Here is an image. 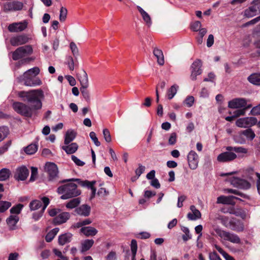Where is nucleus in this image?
Here are the masks:
<instances>
[{
  "label": "nucleus",
  "instance_id": "nucleus-29",
  "mask_svg": "<svg viewBox=\"0 0 260 260\" xmlns=\"http://www.w3.org/2000/svg\"><path fill=\"white\" fill-rule=\"evenodd\" d=\"M239 134H241L242 136H245L248 140L250 141L253 140L255 137L254 132L250 128L241 131L239 132Z\"/></svg>",
  "mask_w": 260,
  "mask_h": 260
},
{
  "label": "nucleus",
  "instance_id": "nucleus-39",
  "mask_svg": "<svg viewBox=\"0 0 260 260\" xmlns=\"http://www.w3.org/2000/svg\"><path fill=\"white\" fill-rule=\"evenodd\" d=\"M235 198L233 196L225 197L221 196L217 198V203L223 204H231V199Z\"/></svg>",
  "mask_w": 260,
  "mask_h": 260
},
{
  "label": "nucleus",
  "instance_id": "nucleus-21",
  "mask_svg": "<svg viewBox=\"0 0 260 260\" xmlns=\"http://www.w3.org/2000/svg\"><path fill=\"white\" fill-rule=\"evenodd\" d=\"M19 220V217L17 215H11L6 220L7 223L11 231L16 229V224Z\"/></svg>",
  "mask_w": 260,
  "mask_h": 260
},
{
  "label": "nucleus",
  "instance_id": "nucleus-44",
  "mask_svg": "<svg viewBox=\"0 0 260 260\" xmlns=\"http://www.w3.org/2000/svg\"><path fill=\"white\" fill-rule=\"evenodd\" d=\"M178 87L176 85H172L168 90L167 95L169 100H171L176 94L177 92V88Z\"/></svg>",
  "mask_w": 260,
  "mask_h": 260
},
{
  "label": "nucleus",
  "instance_id": "nucleus-17",
  "mask_svg": "<svg viewBox=\"0 0 260 260\" xmlns=\"http://www.w3.org/2000/svg\"><path fill=\"white\" fill-rule=\"evenodd\" d=\"M247 105V101L244 98H235L230 101L228 107L230 108L236 109L244 107Z\"/></svg>",
  "mask_w": 260,
  "mask_h": 260
},
{
  "label": "nucleus",
  "instance_id": "nucleus-25",
  "mask_svg": "<svg viewBox=\"0 0 260 260\" xmlns=\"http://www.w3.org/2000/svg\"><path fill=\"white\" fill-rule=\"evenodd\" d=\"M78 78L81 86H89L88 76L84 70H82L80 73H78Z\"/></svg>",
  "mask_w": 260,
  "mask_h": 260
},
{
  "label": "nucleus",
  "instance_id": "nucleus-56",
  "mask_svg": "<svg viewBox=\"0 0 260 260\" xmlns=\"http://www.w3.org/2000/svg\"><path fill=\"white\" fill-rule=\"evenodd\" d=\"M201 23L199 21H196L191 25V28L194 31H198L201 27Z\"/></svg>",
  "mask_w": 260,
  "mask_h": 260
},
{
  "label": "nucleus",
  "instance_id": "nucleus-27",
  "mask_svg": "<svg viewBox=\"0 0 260 260\" xmlns=\"http://www.w3.org/2000/svg\"><path fill=\"white\" fill-rule=\"evenodd\" d=\"M61 148L68 154L74 153L78 148V145L76 143H72L67 146H62Z\"/></svg>",
  "mask_w": 260,
  "mask_h": 260
},
{
  "label": "nucleus",
  "instance_id": "nucleus-46",
  "mask_svg": "<svg viewBox=\"0 0 260 260\" xmlns=\"http://www.w3.org/2000/svg\"><path fill=\"white\" fill-rule=\"evenodd\" d=\"M9 128L6 126L0 127V142L3 140L9 134Z\"/></svg>",
  "mask_w": 260,
  "mask_h": 260
},
{
  "label": "nucleus",
  "instance_id": "nucleus-24",
  "mask_svg": "<svg viewBox=\"0 0 260 260\" xmlns=\"http://www.w3.org/2000/svg\"><path fill=\"white\" fill-rule=\"evenodd\" d=\"M80 232L86 237L93 236L98 233V230L91 226L82 227L80 229Z\"/></svg>",
  "mask_w": 260,
  "mask_h": 260
},
{
  "label": "nucleus",
  "instance_id": "nucleus-10",
  "mask_svg": "<svg viewBox=\"0 0 260 260\" xmlns=\"http://www.w3.org/2000/svg\"><path fill=\"white\" fill-rule=\"evenodd\" d=\"M29 174V171L26 167L22 166L18 167L16 169V171L14 175V179L17 181H24L25 180Z\"/></svg>",
  "mask_w": 260,
  "mask_h": 260
},
{
  "label": "nucleus",
  "instance_id": "nucleus-35",
  "mask_svg": "<svg viewBox=\"0 0 260 260\" xmlns=\"http://www.w3.org/2000/svg\"><path fill=\"white\" fill-rule=\"evenodd\" d=\"M59 229L58 228H55L51 230L49 233L47 234L45 237V240L47 242H50L54 239L55 236L59 232Z\"/></svg>",
  "mask_w": 260,
  "mask_h": 260
},
{
  "label": "nucleus",
  "instance_id": "nucleus-3",
  "mask_svg": "<svg viewBox=\"0 0 260 260\" xmlns=\"http://www.w3.org/2000/svg\"><path fill=\"white\" fill-rule=\"evenodd\" d=\"M75 181L77 184L82 187H86L88 188H90L91 190V194L90 197V200H91L95 198L96 194V189L94 186L96 183L95 181H89L88 180H82L80 179L72 178L70 179H65L59 181L60 183H66L67 182H73Z\"/></svg>",
  "mask_w": 260,
  "mask_h": 260
},
{
  "label": "nucleus",
  "instance_id": "nucleus-36",
  "mask_svg": "<svg viewBox=\"0 0 260 260\" xmlns=\"http://www.w3.org/2000/svg\"><path fill=\"white\" fill-rule=\"evenodd\" d=\"M248 80L253 84L260 85V73L251 74L248 77Z\"/></svg>",
  "mask_w": 260,
  "mask_h": 260
},
{
  "label": "nucleus",
  "instance_id": "nucleus-2",
  "mask_svg": "<svg viewBox=\"0 0 260 260\" xmlns=\"http://www.w3.org/2000/svg\"><path fill=\"white\" fill-rule=\"evenodd\" d=\"M57 192L58 194H62L60 199L62 200L75 198L81 193V190L78 189L77 184L73 182L59 186L57 188Z\"/></svg>",
  "mask_w": 260,
  "mask_h": 260
},
{
  "label": "nucleus",
  "instance_id": "nucleus-41",
  "mask_svg": "<svg viewBox=\"0 0 260 260\" xmlns=\"http://www.w3.org/2000/svg\"><path fill=\"white\" fill-rule=\"evenodd\" d=\"M67 63L71 71H73L75 67L78 66L77 61H74L72 56H69L67 60Z\"/></svg>",
  "mask_w": 260,
  "mask_h": 260
},
{
  "label": "nucleus",
  "instance_id": "nucleus-49",
  "mask_svg": "<svg viewBox=\"0 0 260 260\" xmlns=\"http://www.w3.org/2000/svg\"><path fill=\"white\" fill-rule=\"evenodd\" d=\"M38 177V169L36 167H31V175L29 179V182H34Z\"/></svg>",
  "mask_w": 260,
  "mask_h": 260
},
{
  "label": "nucleus",
  "instance_id": "nucleus-51",
  "mask_svg": "<svg viewBox=\"0 0 260 260\" xmlns=\"http://www.w3.org/2000/svg\"><path fill=\"white\" fill-rule=\"evenodd\" d=\"M215 233L220 238H223L224 240L228 233V232L222 230L219 228H216L214 230Z\"/></svg>",
  "mask_w": 260,
  "mask_h": 260
},
{
  "label": "nucleus",
  "instance_id": "nucleus-43",
  "mask_svg": "<svg viewBox=\"0 0 260 260\" xmlns=\"http://www.w3.org/2000/svg\"><path fill=\"white\" fill-rule=\"evenodd\" d=\"M42 206V202L39 200H34L29 204V207L31 210H36Z\"/></svg>",
  "mask_w": 260,
  "mask_h": 260
},
{
  "label": "nucleus",
  "instance_id": "nucleus-13",
  "mask_svg": "<svg viewBox=\"0 0 260 260\" xmlns=\"http://www.w3.org/2000/svg\"><path fill=\"white\" fill-rule=\"evenodd\" d=\"M231 183L234 187L240 189H247L251 186L250 183L247 180L234 177L231 178Z\"/></svg>",
  "mask_w": 260,
  "mask_h": 260
},
{
  "label": "nucleus",
  "instance_id": "nucleus-37",
  "mask_svg": "<svg viewBox=\"0 0 260 260\" xmlns=\"http://www.w3.org/2000/svg\"><path fill=\"white\" fill-rule=\"evenodd\" d=\"M37 149L38 146L36 144H31L26 147L24 150L27 154H33L37 151Z\"/></svg>",
  "mask_w": 260,
  "mask_h": 260
},
{
  "label": "nucleus",
  "instance_id": "nucleus-26",
  "mask_svg": "<svg viewBox=\"0 0 260 260\" xmlns=\"http://www.w3.org/2000/svg\"><path fill=\"white\" fill-rule=\"evenodd\" d=\"M77 136L76 132L74 130H68L66 133L64 143L66 145L69 144L73 141Z\"/></svg>",
  "mask_w": 260,
  "mask_h": 260
},
{
  "label": "nucleus",
  "instance_id": "nucleus-54",
  "mask_svg": "<svg viewBox=\"0 0 260 260\" xmlns=\"http://www.w3.org/2000/svg\"><path fill=\"white\" fill-rule=\"evenodd\" d=\"M103 133L105 141L108 143L110 142L111 141V137L109 129L107 128L104 129Z\"/></svg>",
  "mask_w": 260,
  "mask_h": 260
},
{
  "label": "nucleus",
  "instance_id": "nucleus-45",
  "mask_svg": "<svg viewBox=\"0 0 260 260\" xmlns=\"http://www.w3.org/2000/svg\"><path fill=\"white\" fill-rule=\"evenodd\" d=\"M11 206V203L8 201H0V212L3 213Z\"/></svg>",
  "mask_w": 260,
  "mask_h": 260
},
{
  "label": "nucleus",
  "instance_id": "nucleus-52",
  "mask_svg": "<svg viewBox=\"0 0 260 260\" xmlns=\"http://www.w3.org/2000/svg\"><path fill=\"white\" fill-rule=\"evenodd\" d=\"M89 137L96 146H100L101 143L99 141L96 134L94 132H91L89 133Z\"/></svg>",
  "mask_w": 260,
  "mask_h": 260
},
{
  "label": "nucleus",
  "instance_id": "nucleus-32",
  "mask_svg": "<svg viewBox=\"0 0 260 260\" xmlns=\"http://www.w3.org/2000/svg\"><path fill=\"white\" fill-rule=\"evenodd\" d=\"M11 172L9 169L3 168L0 170V181H6L9 179Z\"/></svg>",
  "mask_w": 260,
  "mask_h": 260
},
{
  "label": "nucleus",
  "instance_id": "nucleus-7",
  "mask_svg": "<svg viewBox=\"0 0 260 260\" xmlns=\"http://www.w3.org/2000/svg\"><path fill=\"white\" fill-rule=\"evenodd\" d=\"M260 13V0H253L251 6L245 10L244 15L248 18Z\"/></svg>",
  "mask_w": 260,
  "mask_h": 260
},
{
  "label": "nucleus",
  "instance_id": "nucleus-28",
  "mask_svg": "<svg viewBox=\"0 0 260 260\" xmlns=\"http://www.w3.org/2000/svg\"><path fill=\"white\" fill-rule=\"evenodd\" d=\"M153 54L157 59V63L160 66L164 65L165 60L162 51L158 48H154Z\"/></svg>",
  "mask_w": 260,
  "mask_h": 260
},
{
  "label": "nucleus",
  "instance_id": "nucleus-62",
  "mask_svg": "<svg viewBox=\"0 0 260 260\" xmlns=\"http://www.w3.org/2000/svg\"><path fill=\"white\" fill-rule=\"evenodd\" d=\"M145 168L144 166L141 164L139 165V168L135 171V173L138 177H139L142 174H143L145 171Z\"/></svg>",
  "mask_w": 260,
  "mask_h": 260
},
{
  "label": "nucleus",
  "instance_id": "nucleus-9",
  "mask_svg": "<svg viewBox=\"0 0 260 260\" xmlns=\"http://www.w3.org/2000/svg\"><path fill=\"white\" fill-rule=\"evenodd\" d=\"M202 62L201 59H197L191 65V75L190 78L192 80H196L197 76L200 75L202 73L201 67Z\"/></svg>",
  "mask_w": 260,
  "mask_h": 260
},
{
  "label": "nucleus",
  "instance_id": "nucleus-19",
  "mask_svg": "<svg viewBox=\"0 0 260 260\" xmlns=\"http://www.w3.org/2000/svg\"><path fill=\"white\" fill-rule=\"evenodd\" d=\"M70 217V214L68 212H64L61 213L58 215L56 216L53 219V223L54 225L60 224L66 222Z\"/></svg>",
  "mask_w": 260,
  "mask_h": 260
},
{
  "label": "nucleus",
  "instance_id": "nucleus-48",
  "mask_svg": "<svg viewBox=\"0 0 260 260\" xmlns=\"http://www.w3.org/2000/svg\"><path fill=\"white\" fill-rule=\"evenodd\" d=\"M59 12V20L61 22H63L66 19L68 10L66 8L61 7Z\"/></svg>",
  "mask_w": 260,
  "mask_h": 260
},
{
  "label": "nucleus",
  "instance_id": "nucleus-6",
  "mask_svg": "<svg viewBox=\"0 0 260 260\" xmlns=\"http://www.w3.org/2000/svg\"><path fill=\"white\" fill-rule=\"evenodd\" d=\"M23 4L18 1H13L4 3L2 9L6 13L19 11L22 10Z\"/></svg>",
  "mask_w": 260,
  "mask_h": 260
},
{
  "label": "nucleus",
  "instance_id": "nucleus-50",
  "mask_svg": "<svg viewBox=\"0 0 260 260\" xmlns=\"http://www.w3.org/2000/svg\"><path fill=\"white\" fill-rule=\"evenodd\" d=\"M137 242L135 239H133L131 241V248L132 253V255L136 256L137 251Z\"/></svg>",
  "mask_w": 260,
  "mask_h": 260
},
{
  "label": "nucleus",
  "instance_id": "nucleus-5",
  "mask_svg": "<svg viewBox=\"0 0 260 260\" xmlns=\"http://www.w3.org/2000/svg\"><path fill=\"white\" fill-rule=\"evenodd\" d=\"M33 52L31 45H27L17 48L12 52V59L14 60H18L27 56L31 55Z\"/></svg>",
  "mask_w": 260,
  "mask_h": 260
},
{
  "label": "nucleus",
  "instance_id": "nucleus-38",
  "mask_svg": "<svg viewBox=\"0 0 260 260\" xmlns=\"http://www.w3.org/2000/svg\"><path fill=\"white\" fill-rule=\"evenodd\" d=\"M215 248L224 257L226 260H235L233 257L230 255L226 253L222 248L219 246L215 245Z\"/></svg>",
  "mask_w": 260,
  "mask_h": 260
},
{
  "label": "nucleus",
  "instance_id": "nucleus-58",
  "mask_svg": "<svg viewBox=\"0 0 260 260\" xmlns=\"http://www.w3.org/2000/svg\"><path fill=\"white\" fill-rule=\"evenodd\" d=\"M27 72L31 75L32 77L38 75L40 73V69L38 67H34L30 69H29L27 71Z\"/></svg>",
  "mask_w": 260,
  "mask_h": 260
},
{
  "label": "nucleus",
  "instance_id": "nucleus-47",
  "mask_svg": "<svg viewBox=\"0 0 260 260\" xmlns=\"http://www.w3.org/2000/svg\"><path fill=\"white\" fill-rule=\"evenodd\" d=\"M182 231L185 234L182 235V239L184 241H187L191 238V236L189 234V230L187 227H183Z\"/></svg>",
  "mask_w": 260,
  "mask_h": 260
},
{
  "label": "nucleus",
  "instance_id": "nucleus-14",
  "mask_svg": "<svg viewBox=\"0 0 260 260\" xmlns=\"http://www.w3.org/2000/svg\"><path fill=\"white\" fill-rule=\"evenodd\" d=\"M27 25L28 23L25 20L19 22H14L8 26V29L11 32H21L27 27Z\"/></svg>",
  "mask_w": 260,
  "mask_h": 260
},
{
  "label": "nucleus",
  "instance_id": "nucleus-55",
  "mask_svg": "<svg viewBox=\"0 0 260 260\" xmlns=\"http://www.w3.org/2000/svg\"><path fill=\"white\" fill-rule=\"evenodd\" d=\"M234 139L235 142L239 144H244L246 142L245 139L243 138L242 135L239 133L238 135L234 136Z\"/></svg>",
  "mask_w": 260,
  "mask_h": 260
},
{
  "label": "nucleus",
  "instance_id": "nucleus-30",
  "mask_svg": "<svg viewBox=\"0 0 260 260\" xmlns=\"http://www.w3.org/2000/svg\"><path fill=\"white\" fill-rule=\"evenodd\" d=\"M225 150L229 151L235 152L237 153H244L246 154L247 153L248 150L246 148H245L243 147L239 146V147H232V146H227L225 148Z\"/></svg>",
  "mask_w": 260,
  "mask_h": 260
},
{
  "label": "nucleus",
  "instance_id": "nucleus-61",
  "mask_svg": "<svg viewBox=\"0 0 260 260\" xmlns=\"http://www.w3.org/2000/svg\"><path fill=\"white\" fill-rule=\"evenodd\" d=\"M71 158L75 164L78 166H83L85 165L84 162L81 161L75 155H72Z\"/></svg>",
  "mask_w": 260,
  "mask_h": 260
},
{
  "label": "nucleus",
  "instance_id": "nucleus-22",
  "mask_svg": "<svg viewBox=\"0 0 260 260\" xmlns=\"http://www.w3.org/2000/svg\"><path fill=\"white\" fill-rule=\"evenodd\" d=\"M190 209L192 211V213L189 212L187 215V217L189 220H196L201 217L200 211L197 209L194 205L190 206Z\"/></svg>",
  "mask_w": 260,
  "mask_h": 260
},
{
  "label": "nucleus",
  "instance_id": "nucleus-57",
  "mask_svg": "<svg viewBox=\"0 0 260 260\" xmlns=\"http://www.w3.org/2000/svg\"><path fill=\"white\" fill-rule=\"evenodd\" d=\"M250 114L253 116L260 115V104L252 108Z\"/></svg>",
  "mask_w": 260,
  "mask_h": 260
},
{
  "label": "nucleus",
  "instance_id": "nucleus-4",
  "mask_svg": "<svg viewBox=\"0 0 260 260\" xmlns=\"http://www.w3.org/2000/svg\"><path fill=\"white\" fill-rule=\"evenodd\" d=\"M16 80L18 83L23 84L27 86L40 85L42 84V81L39 79H34L27 71L24 72L23 75L17 77Z\"/></svg>",
  "mask_w": 260,
  "mask_h": 260
},
{
  "label": "nucleus",
  "instance_id": "nucleus-20",
  "mask_svg": "<svg viewBox=\"0 0 260 260\" xmlns=\"http://www.w3.org/2000/svg\"><path fill=\"white\" fill-rule=\"evenodd\" d=\"M229 228L232 230L240 232L244 230V225L239 220H232L229 222Z\"/></svg>",
  "mask_w": 260,
  "mask_h": 260
},
{
  "label": "nucleus",
  "instance_id": "nucleus-60",
  "mask_svg": "<svg viewBox=\"0 0 260 260\" xmlns=\"http://www.w3.org/2000/svg\"><path fill=\"white\" fill-rule=\"evenodd\" d=\"M70 48L73 55L75 56L78 55V49L74 42H71L70 45Z\"/></svg>",
  "mask_w": 260,
  "mask_h": 260
},
{
  "label": "nucleus",
  "instance_id": "nucleus-31",
  "mask_svg": "<svg viewBox=\"0 0 260 260\" xmlns=\"http://www.w3.org/2000/svg\"><path fill=\"white\" fill-rule=\"evenodd\" d=\"M94 244V241L92 239H86L82 243L81 251L85 252L90 249Z\"/></svg>",
  "mask_w": 260,
  "mask_h": 260
},
{
  "label": "nucleus",
  "instance_id": "nucleus-1",
  "mask_svg": "<svg viewBox=\"0 0 260 260\" xmlns=\"http://www.w3.org/2000/svg\"><path fill=\"white\" fill-rule=\"evenodd\" d=\"M17 95L24 102L27 104L19 102H16L13 104L12 107L18 114L27 118H31L38 110L42 108L41 99L44 97V93L41 89L20 91Z\"/></svg>",
  "mask_w": 260,
  "mask_h": 260
},
{
  "label": "nucleus",
  "instance_id": "nucleus-42",
  "mask_svg": "<svg viewBox=\"0 0 260 260\" xmlns=\"http://www.w3.org/2000/svg\"><path fill=\"white\" fill-rule=\"evenodd\" d=\"M23 207V204H18L15 206H14L12 208H11L10 210V213L12 214H19V213H20Z\"/></svg>",
  "mask_w": 260,
  "mask_h": 260
},
{
  "label": "nucleus",
  "instance_id": "nucleus-8",
  "mask_svg": "<svg viewBox=\"0 0 260 260\" xmlns=\"http://www.w3.org/2000/svg\"><path fill=\"white\" fill-rule=\"evenodd\" d=\"M45 169L50 181H55L58 178V170L56 164L53 162H47L46 164Z\"/></svg>",
  "mask_w": 260,
  "mask_h": 260
},
{
  "label": "nucleus",
  "instance_id": "nucleus-53",
  "mask_svg": "<svg viewBox=\"0 0 260 260\" xmlns=\"http://www.w3.org/2000/svg\"><path fill=\"white\" fill-rule=\"evenodd\" d=\"M194 102V98L193 96H188L184 101L185 104L188 107H191Z\"/></svg>",
  "mask_w": 260,
  "mask_h": 260
},
{
  "label": "nucleus",
  "instance_id": "nucleus-64",
  "mask_svg": "<svg viewBox=\"0 0 260 260\" xmlns=\"http://www.w3.org/2000/svg\"><path fill=\"white\" fill-rule=\"evenodd\" d=\"M50 254L51 252L49 250L45 249L42 251L41 253V256L44 259H47L49 257Z\"/></svg>",
  "mask_w": 260,
  "mask_h": 260
},
{
  "label": "nucleus",
  "instance_id": "nucleus-16",
  "mask_svg": "<svg viewBox=\"0 0 260 260\" xmlns=\"http://www.w3.org/2000/svg\"><path fill=\"white\" fill-rule=\"evenodd\" d=\"M237 157V155L236 153L232 151H227L219 154L217 156V160L219 162H224L232 161Z\"/></svg>",
  "mask_w": 260,
  "mask_h": 260
},
{
  "label": "nucleus",
  "instance_id": "nucleus-40",
  "mask_svg": "<svg viewBox=\"0 0 260 260\" xmlns=\"http://www.w3.org/2000/svg\"><path fill=\"white\" fill-rule=\"evenodd\" d=\"M88 86H82L80 87V91L83 98L86 101L90 100L89 92L87 89Z\"/></svg>",
  "mask_w": 260,
  "mask_h": 260
},
{
  "label": "nucleus",
  "instance_id": "nucleus-18",
  "mask_svg": "<svg viewBox=\"0 0 260 260\" xmlns=\"http://www.w3.org/2000/svg\"><path fill=\"white\" fill-rule=\"evenodd\" d=\"M75 212L79 215L83 217L88 216L91 212V207L87 204H83L77 207Z\"/></svg>",
  "mask_w": 260,
  "mask_h": 260
},
{
  "label": "nucleus",
  "instance_id": "nucleus-23",
  "mask_svg": "<svg viewBox=\"0 0 260 260\" xmlns=\"http://www.w3.org/2000/svg\"><path fill=\"white\" fill-rule=\"evenodd\" d=\"M73 235L71 233H67L60 235L58 237V244L60 245L70 243L72 239Z\"/></svg>",
  "mask_w": 260,
  "mask_h": 260
},
{
  "label": "nucleus",
  "instance_id": "nucleus-59",
  "mask_svg": "<svg viewBox=\"0 0 260 260\" xmlns=\"http://www.w3.org/2000/svg\"><path fill=\"white\" fill-rule=\"evenodd\" d=\"M177 134L175 133H172L169 139V144L170 145H174L176 142Z\"/></svg>",
  "mask_w": 260,
  "mask_h": 260
},
{
  "label": "nucleus",
  "instance_id": "nucleus-11",
  "mask_svg": "<svg viewBox=\"0 0 260 260\" xmlns=\"http://www.w3.org/2000/svg\"><path fill=\"white\" fill-rule=\"evenodd\" d=\"M257 123V118L254 117H245L238 119L236 122L237 126L240 127H247L253 126Z\"/></svg>",
  "mask_w": 260,
  "mask_h": 260
},
{
  "label": "nucleus",
  "instance_id": "nucleus-63",
  "mask_svg": "<svg viewBox=\"0 0 260 260\" xmlns=\"http://www.w3.org/2000/svg\"><path fill=\"white\" fill-rule=\"evenodd\" d=\"M109 193V192L106 190V188L103 187H101L98 192L97 194L98 196L101 197H104L106 196H107Z\"/></svg>",
  "mask_w": 260,
  "mask_h": 260
},
{
  "label": "nucleus",
  "instance_id": "nucleus-33",
  "mask_svg": "<svg viewBox=\"0 0 260 260\" xmlns=\"http://www.w3.org/2000/svg\"><path fill=\"white\" fill-rule=\"evenodd\" d=\"M225 240L230 241L233 243L239 244L241 242L240 238L237 235L228 232Z\"/></svg>",
  "mask_w": 260,
  "mask_h": 260
},
{
  "label": "nucleus",
  "instance_id": "nucleus-12",
  "mask_svg": "<svg viewBox=\"0 0 260 260\" xmlns=\"http://www.w3.org/2000/svg\"><path fill=\"white\" fill-rule=\"evenodd\" d=\"M29 40V38L27 35L22 34L12 37L10 42L13 46H18L27 43Z\"/></svg>",
  "mask_w": 260,
  "mask_h": 260
},
{
  "label": "nucleus",
  "instance_id": "nucleus-15",
  "mask_svg": "<svg viewBox=\"0 0 260 260\" xmlns=\"http://www.w3.org/2000/svg\"><path fill=\"white\" fill-rule=\"evenodd\" d=\"M187 160L189 167L191 170H195L198 166L199 156L197 153L191 150L187 155Z\"/></svg>",
  "mask_w": 260,
  "mask_h": 260
},
{
  "label": "nucleus",
  "instance_id": "nucleus-34",
  "mask_svg": "<svg viewBox=\"0 0 260 260\" xmlns=\"http://www.w3.org/2000/svg\"><path fill=\"white\" fill-rule=\"evenodd\" d=\"M80 202L81 200L80 198H74L67 203L66 207L68 209L77 208L80 204Z\"/></svg>",
  "mask_w": 260,
  "mask_h": 260
}]
</instances>
